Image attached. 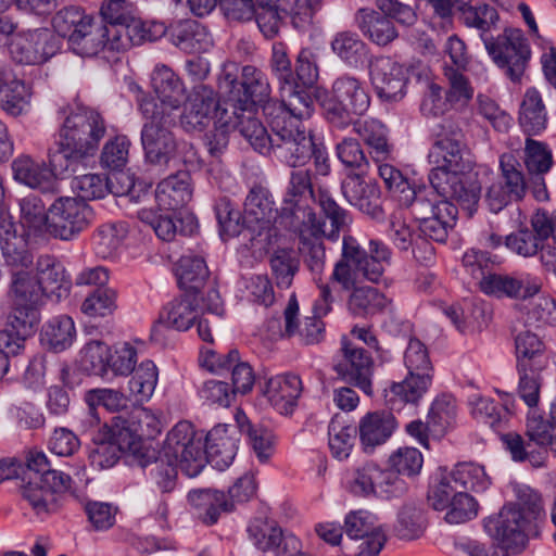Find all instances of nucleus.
Here are the masks:
<instances>
[{
  "mask_svg": "<svg viewBox=\"0 0 556 556\" xmlns=\"http://www.w3.org/2000/svg\"><path fill=\"white\" fill-rule=\"evenodd\" d=\"M190 505L198 511L199 518L206 525L217 522L220 513L231 511L232 503H229L224 492L216 490H195L188 494Z\"/></svg>",
  "mask_w": 556,
  "mask_h": 556,
  "instance_id": "nucleus-40",
  "label": "nucleus"
},
{
  "mask_svg": "<svg viewBox=\"0 0 556 556\" xmlns=\"http://www.w3.org/2000/svg\"><path fill=\"white\" fill-rule=\"evenodd\" d=\"M341 351L344 361L334 366V371L349 383L359 388L365 394H372L374 359L363 348L343 338Z\"/></svg>",
  "mask_w": 556,
  "mask_h": 556,
  "instance_id": "nucleus-18",
  "label": "nucleus"
},
{
  "mask_svg": "<svg viewBox=\"0 0 556 556\" xmlns=\"http://www.w3.org/2000/svg\"><path fill=\"white\" fill-rule=\"evenodd\" d=\"M176 276L181 289L197 294L205 286L210 271L203 257L184 255L176 264Z\"/></svg>",
  "mask_w": 556,
  "mask_h": 556,
  "instance_id": "nucleus-44",
  "label": "nucleus"
},
{
  "mask_svg": "<svg viewBox=\"0 0 556 556\" xmlns=\"http://www.w3.org/2000/svg\"><path fill=\"white\" fill-rule=\"evenodd\" d=\"M432 382V375L409 374L401 382H394L390 387V402L417 404L427 393Z\"/></svg>",
  "mask_w": 556,
  "mask_h": 556,
  "instance_id": "nucleus-49",
  "label": "nucleus"
},
{
  "mask_svg": "<svg viewBox=\"0 0 556 556\" xmlns=\"http://www.w3.org/2000/svg\"><path fill=\"white\" fill-rule=\"evenodd\" d=\"M432 168L429 181L443 199H453L471 216L476 212L481 186L473 175L476 161L460 131L442 129L428 154Z\"/></svg>",
  "mask_w": 556,
  "mask_h": 556,
  "instance_id": "nucleus-1",
  "label": "nucleus"
},
{
  "mask_svg": "<svg viewBox=\"0 0 556 556\" xmlns=\"http://www.w3.org/2000/svg\"><path fill=\"white\" fill-rule=\"evenodd\" d=\"M361 254L365 264V279L370 282H379L386 267L391 264V249L384 242L372 239L369 241L368 253L361 248Z\"/></svg>",
  "mask_w": 556,
  "mask_h": 556,
  "instance_id": "nucleus-50",
  "label": "nucleus"
},
{
  "mask_svg": "<svg viewBox=\"0 0 556 556\" xmlns=\"http://www.w3.org/2000/svg\"><path fill=\"white\" fill-rule=\"evenodd\" d=\"M271 274L279 287L288 288L291 286L293 277L299 269V261L294 256L292 249H276L269 256Z\"/></svg>",
  "mask_w": 556,
  "mask_h": 556,
  "instance_id": "nucleus-60",
  "label": "nucleus"
},
{
  "mask_svg": "<svg viewBox=\"0 0 556 556\" xmlns=\"http://www.w3.org/2000/svg\"><path fill=\"white\" fill-rule=\"evenodd\" d=\"M128 233L125 223L103 224L96 230L92 237V245L96 254L101 258L113 257L121 248Z\"/></svg>",
  "mask_w": 556,
  "mask_h": 556,
  "instance_id": "nucleus-48",
  "label": "nucleus"
},
{
  "mask_svg": "<svg viewBox=\"0 0 556 556\" xmlns=\"http://www.w3.org/2000/svg\"><path fill=\"white\" fill-rule=\"evenodd\" d=\"M37 281L42 286L43 294L55 293L62 289L67 290L68 279L64 266L50 255L40 256L37 261Z\"/></svg>",
  "mask_w": 556,
  "mask_h": 556,
  "instance_id": "nucleus-47",
  "label": "nucleus"
},
{
  "mask_svg": "<svg viewBox=\"0 0 556 556\" xmlns=\"http://www.w3.org/2000/svg\"><path fill=\"white\" fill-rule=\"evenodd\" d=\"M105 131V121L98 111L77 106L70 112L60 128L55 152L66 164L93 155Z\"/></svg>",
  "mask_w": 556,
  "mask_h": 556,
  "instance_id": "nucleus-3",
  "label": "nucleus"
},
{
  "mask_svg": "<svg viewBox=\"0 0 556 556\" xmlns=\"http://www.w3.org/2000/svg\"><path fill=\"white\" fill-rule=\"evenodd\" d=\"M457 11L460 13V21L467 27L477 28L482 33L489 31L498 20L496 10L488 4L475 7L462 1L457 5Z\"/></svg>",
  "mask_w": 556,
  "mask_h": 556,
  "instance_id": "nucleus-62",
  "label": "nucleus"
},
{
  "mask_svg": "<svg viewBox=\"0 0 556 556\" xmlns=\"http://www.w3.org/2000/svg\"><path fill=\"white\" fill-rule=\"evenodd\" d=\"M523 164L531 175H544L553 166V153L547 143L527 136L522 151Z\"/></svg>",
  "mask_w": 556,
  "mask_h": 556,
  "instance_id": "nucleus-54",
  "label": "nucleus"
},
{
  "mask_svg": "<svg viewBox=\"0 0 556 556\" xmlns=\"http://www.w3.org/2000/svg\"><path fill=\"white\" fill-rule=\"evenodd\" d=\"M67 166L55 151L49 153V165L26 154L17 156L12 162L14 179L31 189L40 190L48 189L55 174L62 173Z\"/></svg>",
  "mask_w": 556,
  "mask_h": 556,
  "instance_id": "nucleus-20",
  "label": "nucleus"
},
{
  "mask_svg": "<svg viewBox=\"0 0 556 556\" xmlns=\"http://www.w3.org/2000/svg\"><path fill=\"white\" fill-rule=\"evenodd\" d=\"M488 53L498 67L514 83H520L531 55L530 47L522 31L517 28H506L496 38H484Z\"/></svg>",
  "mask_w": 556,
  "mask_h": 556,
  "instance_id": "nucleus-9",
  "label": "nucleus"
},
{
  "mask_svg": "<svg viewBox=\"0 0 556 556\" xmlns=\"http://www.w3.org/2000/svg\"><path fill=\"white\" fill-rule=\"evenodd\" d=\"M345 489L355 496L371 495L391 497L403 486V482L394 472L380 468L369 462L349 471L344 479Z\"/></svg>",
  "mask_w": 556,
  "mask_h": 556,
  "instance_id": "nucleus-13",
  "label": "nucleus"
},
{
  "mask_svg": "<svg viewBox=\"0 0 556 556\" xmlns=\"http://www.w3.org/2000/svg\"><path fill=\"white\" fill-rule=\"evenodd\" d=\"M161 454L178 464L188 477L198 476L206 464L205 444L193 425L182 420L167 433Z\"/></svg>",
  "mask_w": 556,
  "mask_h": 556,
  "instance_id": "nucleus-6",
  "label": "nucleus"
},
{
  "mask_svg": "<svg viewBox=\"0 0 556 556\" xmlns=\"http://www.w3.org/2000/svg\"><path fill=\"white\" fill-rule=\"evenodd\" d=\"M365 264L362 261L361 245L352 236H344L342 254L334 264L330 280L343 291H352L362 286L365 279Z\"/></svg>",
  "mask_w": 556,
  "mask_h": 556,
  "instance_id": "nucleus-22",
  "label": "nucleus"
},
{
  "mask_svg": "<svg viewBox=\"0 0 556 556\" xmlns=\"http://www.w3.org/2000/svg\"><path fill=\"white\" fill-rule=\"evenodd\" d=\"M180 115V126L187 132H202L217 119L223 110H230L227 102H222L218 94L208 86L199 85L185 96Z\"/></svg>",
  "mask_w": 556,
  "mask_h": 556,
  "instance_id": "nucleus-12",
  "label": "nucleus"
},
{
  "mask_svg": "<svg viewBox=\"0 0 556 556\" xmlns=\"http://www.w3.org/2000/svg\"><path fill=\"white\" fill-rule=\"evenodd\" d=\"M70 47L73 51L81 56L91 58L105 49L102 35V25L92 20L87 27L78 30L74 35Z\"/></svg>",
  "mask_w": 556,
  "mask_h": 556,
  "instance_id": "nucleus-56",
  "label": "nucleus"
},
{
  "mask_svg": "<svg viewBox=\"0 0 556 556\" xmlns=\"http://www.w3.org/2000/svg\"><path fill=\"white\" fill-rule=\"evenodd\" d=\"M162 429L160 417L142 406L134 407L127 415L113 417L110 425L111 439L119 448H134L142 440H154Z\"/></svg>",
  "mask_w": 556,
  "mask_h": 556,
  "instance_id": "nucleus-10",
  "label": "nucleus"
},
{
  "mask_svg": "<svg viewBox=\"0 0 556 556\" xmlns=\"http://www.w3.org/2000/svg\"><path fill=\"white\" fill-rule=\"evenodd\" d=\"M240 84L244 99L238 100L237 106H262L265 112V105L274 102L270 100L271 90L267 76L254 65L242 67Z\"/></svg>",
  "mask_w": 556,
  "mask_h": 556,
  "instance_id": "nucleus-36",
  "label": "nucleus"
},
{
  "mask_svg": "<svg viewBox=\"0 0 556 556\" xmlns=\"http://www.w3.org/2000/svg\"><path fill=\"white\" fill-rule=\"evenodd\" d=\"M229 113L232 114L233 129H238L256 151L262 154H268L271 134L267 132L266 128L256 117V108L231 104Z\"/></svg>",
  "mask_w": 556,
  "mask_h": 556,
  "instance_id": "nucleus-30",
  "label": "nucleus"
},
{
  "mask_svg": "<svg viewBox=\"0 0 556 556\" xmlns=\"http://www.w3.org/2000/svg\"><path fill=\"white\" fill-rule=\"evenodd\" d=\"M299 304L291 298L285 308V332L287 337L299 336L302 343L306 345L318 344L325 338V324L320 316H307L298 321Z\"/></svg>",
  "mask_w": 556,
  "mask_h": 556,
  "instance_id": "nucleus-31",
  "label": "nucleus"
},
{
  "mask_svg": "<svg viewBox=\"0 0 556 556\" xmlns=\"http://www.w3.org/2000/svg\"><path fill=\"white\" fill-rule=\"evenodd\" d=\"M204 444L206 462H210L214 467L224 469L235 459L237 453L236 442L224 430L214 429L211 431Z\"/></svg>",
  "mask_w": 556,
  "mask_h": 556,
  "instance_id": "nucleus-46",
  "label": "nucleus"
},
{
  "mask_svg": "<svg viewBox=\"0 0 556 556\" xmlns=\"http://www.w3.org/2000/svg\"><path fill=\"white\" fill-rule=\"evenodd\" d=\"M93 217L92 208L78 198L56 199L50 206L48 235L70 240L86 229Z\"/></svg>",
  "mask_w": 556,
  "mask_h": 556,
  "instance_id": "nucleus-14",
  "label": "nucleus"
},
{
  "mask_svg": "<svg viewBox=\"0 0 556 556\" xmlns=\"http://www.w3.org/2000/svg\"><path fill=\"white\" fill-rule=\"evenodd\" d=\"M168 33L173 42L181 49L195 52L206 37L204 29L194 20H178L170 23Z\"/></svg>",
  "mask_w": 556,
  "mask_h": 556,
  "instance_id": "nucleus-55",
  "label": "nucleus"
},
{
  "mask_svg": "<svg viewBox=\"0 0 556 556\" xmlns=\"http://www.w3.org/2000/svg\"><path fill=\"white\" fill-rule=\"evenodd\" d=\"M11 281L7 291L10 313L0 330V345L16 352L30 337L40 321L39 308L46 295L42 286L25 267H11Z\"/></svg>",
  "mask_w": 556,
  "mask_h": 556,
  "instance_id": "nucleus-2",
  "label": "nucleus"
},
{
  "mask_svg": "<svg viewBox=\"0 0 556 556\" xmlns=\"http://www.w3.org/2000/svg\"><path fill=\"white\" fill-rule=\"evenodd\" d=\"M72 188L79 200L103 198L108 192L116 195L128 194L130 200L136 198L137 187L125 173H114L106 177L101 174H85L74 178Z\"/></svg>",
  "mask_w": 556,
  "mask_h": 556,
  "instance_id": "nucleus-19",
  "label": "nucleus"
},
{
  "mask_svg": "<svg viewBox=\"0 0 556 556\" xmlns=\"http://www.w3.org/2000/svg\"><path fill=\"white\" fill-rule=\"evenodd\" d=\"M201 312L197 295L186 294L169 302L160 318L167 327L186 331L198 320Z\"/></svg>",
  "mask_w": 556,
  "mask_h": 556,
  "instance_id": "nucleus-38",
  "label": "nucleus"
},
{
  "mask_svg": "<svg viewBox=\"0 0 556 556\" xmlns=\"http://www.w3.org/2000/svg\"><path fill=\"white\" fill-rule=\"evenodd\" d=\"M130 141L124 135H117L105 142L103 146L100 163L102 167L111 170H117L124 168L129 159Z\"/></svg>",
  "mask_w": 556,
  "mask_h": 556,
  "instance_id": "nucleus-64",
  "label": "nucleus"
},
{
  "mask_svg": "<svg viewBox=\"0 0 556 556\" xmlns=\"http://www.w3.org/2000/svg\"><path fill=\"white\" fill-rule=\"evenodd\" d=\"M151 86L160 99L159 110L173 114L185 100L181 79L166 65L156 66L152 73Z\"/></svg>",
  "mask_w": 556,
  "mask_h": 556,
  "instance_id": "nucleus-29",
  "label": "nucleus"
},
{
  "mask_svg": "<svg viewBox=\"0 0 556 556\" xmlns=\"http://www.w3.org/2000/svg\"><path fill=\"white\" fill-rule=\"evenodd\" d=\"M60 49V41L49 28L22 30L13 35L9 50L12 59L21 64L46 63Z\"/></svg>",
  "mask_w": 556,
  "mask_h": 556,
  "instance_id": "nucleus-15",
  "label": "nucleus"
},
{
  "mask_svg": "<svg viewBox=\"0 0 556 556\" xmlns=\"http://www.w3.org/2000/svg\"><path fill=\"white\" fill-rule=\"evenodd\" d=\"M74 337V321L65 315L52 318L41 332V341L55 352L71 346Z\"/></svg>",
  "mask_w": 556,
  "mask_h": 556,
  "instance_id": "nucleus-51",
  "label": "nucleus"
},
{
  "mask_svg": "<svg viewBox=\"0 0 556 556\" xmlns=\"http://www.w3.org/2000/svg\"><path fill=\"white\" fill-rule=\"evenodd\" d=\"M516 354L518 370L542 371L548 364L543 342L530 331L517 336Z\"/></svg>",
  "mask_w": 556,
  "mask_h": 556,
  "instance_id": "nucleus-41",
  "label": "nucleus"
},
{
  "mask_svg": "<svg viewBox=\"0 0 556 556\" xmlns=\"http://www.w3.org/2000/svg\"><path fill=\"white\" fill-rule=\"evenodd\" d=\"M314 198L311 173L307 169L293 170L279 213L280 223L286 227H299L303 223L318 220L309 206Z\"/></svg>",
  "mask_w": 556,
  "mask_h": 556,
  "instance_id": "nucleus-11",
  "label": "nucleus"
},
{
  "mask_svg": "<svg viewBox=\"0 0 556 556\" xmlns=\"http://www.w3.org/2000/svg\"><path fill=\"white\" fill-rule=\"evenodd\" d=\"M548 123L547 110L541 92L528 88L521 99L518 111V124L526 136L533 137L542 134Z\"/></svg>",
  "mask_w": 556,
  "mask_h": 556,
  "instance_id": "nucleus-32",
  "label": "nucleus"
},
{
  "mask_svg": "<svg viewBox=\"0 0 556 556\" xmlns=\"http://www.w3.org/2000/svg\"><path fill=\"white\" fill-rule=\"evenodd\" d=\"M500 168L504 187L515 195V201H520L527 189L525 175L521 165L511 153H504L500 159Z\"/></svg>",
  "mask_w": 556,
  "mask_h": 556,
  "instance_id": "nucleus-58",
  "label": "nucleus"
},
{
  "mask_svg": "<svg viewBox=\"0 0 556 556\" xmlns=\"http://www.w3.org/2000/svg\"><path fill=\"white\" fill-rule=\"evenodd\" d=\"M443 75L448 86L445 93L450 102L455 109L466 106L473 97V88L468 78L458 68L450 65L444 66Z\"/></svg>",
  "mask_w": 556,
  "mask_h": 556,
  "instance_id": "nucleus-61",
  "label": "nucleus"
},
{
  "mask_svg": "<svg viewBox=\"0 0 556 556\" xmlns=\"http://www.w3.org/2000/svg\"><path fill=\"white\" fill-rule=\"evenodd\" d=\"M142 115L147 118L141 131V142L147 160L153 164L167 163L176 151V140L169 126L174 114L159 110L156 101L143 97L139 101Z\"/></svg>",
  "mask_w": 556,
  "mask_h": 556,
  "instance_id": "nucleus-5",
  "label": "nucleus"
},
{
  "mask_svg": "<svg viewBox=\"0 0 556 556\" xmlns=\"http://www.w3.org/2000/svg\"><path fill=\"white\" fill-rule=\"evenodd\" d=\"M390 231L394 245L403 251L412 249L414 257L419 262L430 261L434 254V248L426 238L407 223L401 210L390 216Z\"/></svg>",
  "mask_w": 556,
  "mask_h": 556,
  "instance_id": "nucleus-26",
  "label": "nucleus"
},
{
  "mask_svg": "<svg viewBox=\"0 0 556 556\" xmlns=\"http://www.w3.org/2000/svg\"><path fill=\"white\" fill-rule=\"evenodd\" d=\"M453 199H444L439 202V207L434 215L424 218L418 225L419 235L426 238L430 243L444 242L448 231L454 227L458 214L457 206L452 202Z\"/></svg>",
  "mask_w": 556,
  "mask_h": 556,
  "instance_id": "nucleus-37",
  "label": "nucleus"
},
{
  "mask_svg": "<svg viewBox=\"0 0 556 556\" xmlns=\"http://www.w3.org/2000/svg\"><path fill=\"white\" fill-rule=\"evenodd\" d=\"M50 207L43 201L29 194L20 200V223L29 233H48Z\"/></svg>",
  "mask_w": 556,
  "mask_h": 556,
  "instance_id": "nucleus-45",
  "label": "nucleus"
},
{
  "mask_svg": "<svg viewBox=\"0 0 556 556\" xmlns=\"http://www.w3.org/2000/svg\"><path fill=\"white\" fill-rule=\"evenodd\" d=\"M389 304V300L378 289L362 285L350 291L346 307L350 314L356 317H370L381 313Z\"/></svg>",
  "mask_w": 556,
  "mask_h": 556,
  "instance_id": "nucleus-42",
  "label": "nucleus"
},
{
  "mask_svg": "<svg viewBox=\"0 0 556 556\" xmlns=\"http://www.w3.org/2000/svg\"><path fill=\"white\" fill-rule=\"evenodd\" d=\"M30 97V86L22 80L13 79L0 86V106L11 115L21 114Z\"/></svg>",
  "mask_w": 556,
  "mask_h": 556,
  "instance_id": "nucleus-59",
  "label": "nucleus"
},
{
  "mask_svg": "<svg viewBox=\"0 0 556 556\" xmlns=\"http://www.w3.org/2000/svg\"><path fill=\"white\" fill-rule=\"evenodd\" d=\"M93 18L77 7H67L60 10L52 18L53 29L62 37L72 41L79 29L87 27Z\"/></svg>",
  "mask_w": 556,
  "mask_h": 556,
  "instance_id": "nucleus-57",
  "label": "nucleus"
},
{
  "mask_svg": "<svg viewBox=\"0 0 556 556\" xmlns=\"http://www.w3.org/2000/svg\"><path fill=\"white\" fill-rule=\"evenodd\" d=\"M454 483L462 490L483 492L489 489L491 478L488 476L484 466L473 462L458 463L453 470Z\"/></svg>",
  "mask_w": 556,
  "mask_h": 556,
  "instance_id": "nucleus-53",
  "label": "nucleus"
},
{
  "mask_svg": "<svg viewBox=\"0 0 556 556\" xmlns=\"http://www.w3.org/2000/svg\"><path fill=\"white\" fill-rule=\"evenodd\" d=\"M554 426L551 418L547 420L535 409H531L526 422L527 440L519 433L509 432L502 437V441L515 462H527L533 468H541L545 466L548 457Z\"/></svg>",
  "mask_w": 556,
  "mask_h": 556,
  "instance_id": "nucleus-4",
  "label": "nucleus"
},
{
  "mask_svg": "<svg viewBox=\"0 0 556 556\" xmlns=\"http://www.w3.org/2000/svg\"><path fill=\"white\" fill-rule=\"evenodd\" d=\"M159 370L152 361H143L132 370L128 381L129 392L137 401H148L157 384Z\"/></svg>",
  "mask_w": 556,
  "mask_h": 556,
  "instance_id": "nucleus-52",
  "label": "nucleus"
},
{
  "mask_svg": "<svg viewBox=\"0 0 556 556\" xmlns=\"http://www.w3.org/2000/svg\"><path fill=\"white\" fill-rule=\"evenodd\" d=\"M369 97L359 80L351 76L336 79L329 96L323 101L325 114L330 123L344 127L351 115H362L369 108Z\"/></svg>",
  "mask_w": 556,
  "mask_h": 556,
  "instance_id": "nucleus-8",
  "label": "nucleus"
},
{
  "mask_svg": "<svg viewBox=\"0 0 556 556\" xmlns=\"http://www.w3.org/2000/svg\"><path fill=\"white\" fill-rule=\"evenodd\" d=\"M136 198L131 201L142 204H156L160 211H177L185 207L193 194L191 176L188 172H178L159 182L154 193L143 190L142 184H138Z\"/></svg>",
  "mask_w": 556,
  "mask_h": 556,
  "instance_id": "nucleus-16",
  "label": "nucleus"
},
{
  "mask_svg": "<svg viewBox=\"0 0 556 556\" xmlns=\"http://www.w3.org/2000/svg\"><path fill=\"white\" fill-rule=\"evenodd\" d=\"M277 211L269 199L268 191L263 187H253L244 202L243 222L245 226L257 236L263 233L269 237L275 232L274 224Z\"/></svg>",
  "mask_w": 556,
  "mask_h": 556,
  "instance_id": "nucleus-23",
  "label": "nucleus"
},
{
  "mask_svg": "<svg viewBox=\"0 0 556 556\" xmlns=\"http://www.w3.org/2000/svg\"><path fill=\"white\" fill-rule=\"evenodd\" d=\"M354 131L370 148V154L377 163L387 161L392 153L384 126L376 119H358L353 124Z\"/></svg>",
  "mask_w": 556,
  "mask_h": 556,
  "instance_id": "nucleus-43",
  "label": "nucleus"
},
{
  "mask_svg": "<svg viewBox=\"0 0 556 556\" xmlns=\"http://www.w3.org/2000/svg\"><path fill=\"white\" fill-rule=\"evenodd\" d=\"M298 233L300 239L299 250L304 257V263L314 277L321 276L326 264V252L321 238L326 236L321 219L303 223L299 227H288Z\"/></svg>",
  "mask_w": 556,
  "mask_h": 556,
  "instance_id": "nucleus-25",
  "label": "nucleus"
},
{
  "mask_svg": "<svg viewBox=\"0 0 556 556\" xmlns=\"http://www.w3.org/2000/svg\"><path fill=\"white\" fill-rule=\"evenodd\" d=\"M371 83L381 99H403L409 78L408 68L391 58H379L370 65Z\"/></svg>",
  "mask_w": 556,
  "mask_h": 556,
  "instance_id": "nucleus-21",
  "label": "nucleus"
},
{
  "mask_svg": "<svg viewBox=\"0 0 556 556\" xmlns=\"http://www.w3.org/2000/svg\"><path fill=\"white\" fill-rule=\"evenodd\" d=\"M302 392V381L296 375L271 377L266 382L265 395L280 413L288 415L296 406Z\"/></svg>",
  "mask_w": 556,
  "mask_h": 556,
  "instance_id": "nucleus-33",
  "label": "nucleus"
},
{
  "mask_svg": "<svg viewBox=\"0 0 556 556\" xmlns=\"http://www.w3.org/2000/svg\"><path fill=\"white\" fill-rule=\"evenodd\" d=\"M480 289L497 298H520L527 299L536 294L541 289L539 279L528 274L500 275L491 274L483 277Z\"/></svg>",
  "mask_w": 556,
  "mask_h": 556,
  "instance_id": "nucleus-24",
  "label": "nucleus"
},
{
  "mask_svg": "<svg viewBox=\"0 0 556 556\" xmlns=\"http://www.w3.org/2000/svg\"><path fill=\"white\" fill-rule=\"evenodd\" d=\"M0 244L8 266H31L33 255L26 249L25 240L17 236L12 215L2 207H0Z\"/></svg>",
  "mask_w": 556,
  "mask_h": 556,
  "instance_id": "nucleus-28",
  "label": "nucleus"
},
{
  "mask_svg": "<svg viewBox=\"0 0 556 556\" xmlns=\"http://www.w3.org/2000/svg\"><path fill=\"white\" fill-rule=\"evenodd\" d=\"M313 111V101L305 91H295L289 88V94H282L280 102L274 101L265 105V115L267 119L281 118L286 122L303 123L308 118Z\"/></svg>",
  "mask_w": 556,
  "mask_h": 556,
  "instance_id": "nucleus-34",
  "label": "nucleus"
},
{
  "mask_svg": "<svg viewBox=\"0 0 556 556\" xmlns=\"http://www.w3.org/2000/svg\"><path fill=\"white\" fill-rule=\"evenodd\" d=\"M529 526V518L515 505L504 506L496 517L486 519L484 523L488 533L513 553L525 548Z\"/></svg>",
  "mask_w": 556,
  "mask_h": 556,
  "instance_id": "nucleus-17",
  "label": "nucleus"
},
{
  "mask_svg": "<svg viewBox=\"0 0 556 556\" xmlns=\"http://www.w3.org/2000/svg\"><path fill=\"white\" fill-rule=\"evenodd\" d=\"M342 193L352 205L363 213L371 216L380 214L378 189L366 184L361 176H348L342 182Z\"/></svg>",
  "mask_w": 556,
  "mask_h": 556,
  "instance_id": "nucleus-39",
  "label": "nucleus"
},
{
  "mask_svg": "<svg viewBox=\"0 0 556 556\" xmlns=\"http://www.w3.org/2000/svg\"><path fill=\"white\" fill-rule=\"evenodd\" d=\"M271 131L268 154L292 167L304 166L314 153V141L303 123H288L281 118L268 119Z\"/></svg>",
  "mask_w": 556,
  "mask_h": 556,
  "instance_id": "nucleus-7",
  "label": "nucleus"
},
{
  "mask_svg": "<svg viewBox=\"0 0 556 556\" xmlns=\"http://www.w3.org/2000/svg\"><path fill=\"white\" fill-rule=\"evenodd\" d=\"M397 427L394 415L389 410L365 414L358 422L359 441L365 451L384 444Z\"/></svg>",
  "mask_w": 556,
  "mask_h": 556,
  "instance_id": "nucleus-27",
  "label": "nucleus"
},
{
  "mask_svg": "<svg viewBox=\"0 0 556 556\" xmlns=\"http://www.w3.org/2000/svg\"><path fill=\"white\" fill-rule=\"evenodd\" d=\"M355 22L363 34L378 46H388L399 36L392 21L374 9H359L355 14Z\"/></svg>",
  "mask_w": 556,
  "mask_h": 556,
  "instance_id": "nucleus-35",
  "label": "nucleus"
},
{
  "mask_svg": "<svg viewBox=\"0 0 556 556\" xmlns=\"http://www.w3.org/2000/svg\"><path fill=\"white\" fill-rule=\"evenodd\" d=\"M463 490L454 483L451 471L442 472L428 491V501L435 510H445Z\"/></svg>",
  "mask_w": 556,
  "mask_h": 556,
  "instance_id": "nucleus-63",
  "label": "nucleus"
}]
</instances>
